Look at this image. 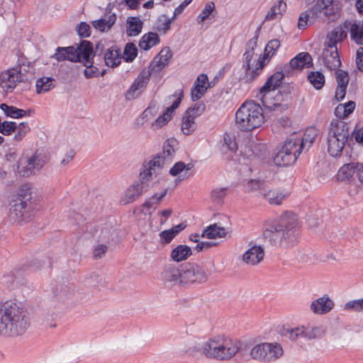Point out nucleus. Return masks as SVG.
Listing matches in <instances>:
<instances>
[{
  "mask_svg": "<svg viewBox=\"0 0 363 363\" xmlns=\"http://www.w3.org/2000/svg\"><path fill=\"white\" fill-rule=\"evenodd\" d=\"M298 235V218L296 214L290 212H286L277 220L267 223L263 231L264 239L275 246L291 243Z\"/></svg>",
  "mask_w": 363,
  "mask_h": 363,
  "instance_id": "f257e3e1",
  "label": "nucleus"
},
{
  "mask_svg": "<svg viewBox=\"0 0 363 363\" xmlns=\"http://www.w3.org/2000/svg\"><path fill=\"white\" fill-rule=\"evenodd\" d=\"M284 76L281 72H275L267 79L257 96L262 105L269 111L281 113L288 108L286 104L281 103L282 96L280 92L274 94L275 89L279 86Z\"/></svg>",
  "mask_w": 363,
  "mask_h": 363,
  "instance_id": "f03ea898",
  "label": "nucleus"
},
{
  "mask_svg": "<svg viewBox=\"0 0 363 363\" xmlns=\"http://www.w3.org/2000/svg\"><path fill=\"white\" fill-rule=\"evenodd\" d=\"M264 117L261 106L253 101H245L235 113V123L242 131H252L262 125Z\"/></svg>",
  "mask_w": 363,
  "mask_h": 363,
  "instance_id": "7ed1b4c3",
  "label": "nucleus"
},
{
  "mask_svg": "<svg viewBox=\"0 0 363 363\" xmlns=\"http://www.w3.org/2000/svg\"><path fill=\"white\" fill-rule=\"evenodd\" d=\"M240 342L218 336L206 341L203 354L208 358L227 360L232 358L239 350Z\"/></svg>",
  "mask_w": 363,
  "mask_h": 363,
  "instance_id": "20e7f679",
  "label": "nucleus"
},
{
  "mask_svg": "<svg viewBox=\"0 0 363 363\" xmlns=\"http://www.w3.org/2000/svg\"><path fill=\"white\" fill-rule=\"evenodd\" d=\"M3 308L9 326V335L23 334L30 325V318L26 311L20 303L11 301L4 303Z\"/></svg>",
  "mask_w": 363,
  "mask_h": 363,
  "instance_id": "39448f33",
  "label": "nucleus"
},
{
  "mask_svg": "<svg viewBox=\"0 0 363 363\" xmlns=\"http://www.w3.org/2000/svg\"><path fill=\"white\" fill-rule=\"evenodd\" d=\"M350 133L349 124L344 121L334 119L331 121L327 138L328 152L330 155L335 157L341 155Z\"/></svg>",
  "mask_w": 363,
  "mask_h": 363,
  "instance_id": "423d86ee",
  "label": "nucleus"
},
{
  "mask_svg": "<svg viewBox=\"0 0 363 363\" xmlns=\"http://www.w3.org/2000/svg\"><path fill=\"white\" fill-rule=\"evenodd\" d=\"M177 141L174 139L167 140L163 146V151L157 154L153 159L148 162H144L146 175H155L162 174V169L169 164L172 160L174 153V146Z\"/></svg>",
  "mask_w": 363,
  "mask_h": 363,
  "instance_id": "0eeeda50",
  "label": "nucleus"
},
{
  "mask_svg": "<svg viewBox=\"0 0 363 363\" xmlns=\"http://www.w3.org/2000/svg\"><path fill=\"white\" fill-rule=\"evenodd\" d=\"M284 350L277 342H262L254 345L250 350V357L261 363H271L280 359Z\"/></svg>",
  "mask_w": 363,
  "mask_h": 363,
  "instance_id": "6e6552de",
  "label": "nucleus"
},
{
  "mask_svg": "<svg viewBox=\"0 0 363 363\" xmlns=\"http://www.w3.org/2000/svg\"><path fill=\"white\" fill-rule=\"evenodd\" d=\"M258 36L250 39L246 45L245 52L243 55V65L245 68V77L247 82H252L259 74L265 65L264 57L259 58L254 67L253 64H250L255 53V49L257 47Z\"/></svg>",
  "mask_w": 363,
  "mask_h": 363,
  "instance_id": "1a4fd4ad",
  "label": "nucleus"
},
{
  "mask_svg": "<svg viewBox=\"0 0 363 363\" xmlns=\"http://www.w3.org/2000/svg\"><path fill=\"white\" fill-rule=\"evenodd\" d=\"M325 331L322 326L302 325L300 327L291 328L284 326L280 329L279 333L292 341L300 337L306 340H313L322 337Z\"/></svg>",
  "mask_w": 363,
  "mask_h": 363,
  "instance_id": "9d476101",
  "label": "nucleus"
},
{
  "mask_svg": "<svg viewBox=\"0 0 363 363\" xmlns=\"http://www.w3.org/2000/svg\"><path fill=\"white\" fill-rule=\"evenodd\" d=\"M30 199L31 194L30 191L21 189L11 210V215L14 213L16 219L26 221L31 218L33 206Z\"/></svg>",
  "mask_w": 363,
  "mask_h": 363,
  "instance_id": "9b49d317",
  "label": "nucleus"
},
{
  "mask_svg": "<svg viewBox=\"0 0 363 363\" xmlns=\"http://www.w3.org/2000/svg\"><path fill=\"white\" fill-rule=\"evenodd\" d=\"M47 162L45 155L38 152L26 160H21L16 167L17 172L23 177H29L38 173Z\"/></svg>",
  "mask_w": 363,
  "mask_h": 363,
  "instance_id": "f8f14e48",
  "label": "nucleus"
},
{
  "mask_svg": "<svg viewBox=\"0 0 363 363\" xmlns=\"http://www.w3.org/2000/svg\"><path fill=\"white\" fill-rule=\"evenodd\" d=\"M145 167L143 165L140 172V181L130 185L121 199L124 204L133 203L149 189L148 182L153 175H146Z\"/></svg>",
  "mask_w": 363,
  "mask_h": 363,
  "instance_id": "ddd939ff",
  "label": "nucleus"
},
{
  "mask_svg": "<svg viewBox=\"0 0 363 363\" xmlns=\"http://www.w3.org/2000/svg\"><path fill=\"white\" fill-rule=\"evenodd\" d=\"M300 147L296 146L291 138H288L281 148L274 157V162L277 166H287L293 164L300 155Z\"/></svg>",
  "mask_w": 363,
  "mask_h": 363,
  "instance_id": "4468645a",
  "label": "nucleus"
},
{
  "mask_svg": "<svg viewBox=\"0 0 363 363\" xmlns=\"http://www.w3.org/2000/svg\"><path fill=\"white\" fill-rule=\"evenodd\" d=\"M182 284L203 283L207 280L205 270L199 265L186 262L181 265Z\"/></svg>",
  "mask_w": 363,
  "mask_h": 363,
  "instance_id": "2eb2a0df",
  "label": "nucleus"
},
{
  "mask_svg": "<svg viewBox=\"0 0 363 363\" xmlns=\"http://www.w3.org/2000/svg\"><path fill=\"white\" fill-rule=\"evenodd\" d=\"M80 50L81 57L78 62H82L86 67L84 71V77L87 79L98 77L99 69L93 65L94 61L91 57L93 52L92 43L87 40H82Z\"/></svg>",
  "mask_w": 363,
  "mask_h": 363,
  "instance_id": "dca6fc26",
  "label": "nucleus"
},
{
  "mask_svg": "<svg viewBox=\"0 0 363 363\" xmlns=\"http://www.w3.org/2000/svg\"><path fill=\"white\" fill-rule=\"evenodd\" d=\"M150 75V70H143L127 91L125 94L126 99L133 100L138 98L148 84Z\"/></svg>",
  "mask_w": 363,
  "mask_h": 363,
  "instance_id": "f3484780",
  "label": "nucleus"
},
{
  "mask_svg": "<svg viewBox=\"0 0 363 363\" xmlns=\"http://www.w3.org/2000/svg\"><path fill=\"white\" fill-rule=\"evenodd\" d=\"M183 97L182 90H177L175 93L169 97V101H172V105L167 108V111L158 118L152 123V127L154 128H160L164 126L172 116V113L179 106L181 101Z\"/></svg>",
  "mask_w": 363,
  "mask_h": 363,
  "instance_id": "a211bd4d",
  "label": "nucleus"
},
{
  "mask_svg": "<svg viewBox=\"0 0 363 363\" xmlns=\"http://www.w3.org/2000/svg\"><path fill=\"white\" fill-rule=\"evenodd\" d=\"M21 69L13 67L0 74L1 87L6 92H11L21 81Z\"/></svg>",
  "mask_w": 363,
  "mask_h": 363,
  "instance_id": "6ab92c4d",
  "label": "nucleus"
},
{
  "mask_svg": "<svg viewBox=\"0 0 363 363\" xmlns=\"http://www.w3.org/2000/svg\"><path fill=\"white\" fill-rule=\"evenodd\" d=\"M161 277L162 280L169 285H182L181 266L177 267L173 264L165 265L161 273Z\"/></svg>",
  "mask_w": 363,
  "mask_h": 363,
  "instance_id": "aec40b11",
  "label": "nucleus"
},
{
  "mask_svg": "<svg viewBox=\"0 0 363 363\" xmlns=\"http://www.w3.org/2000/svg\"><path fill=\"white\" fill-rule=\"evenodd\" d=\"M345 27L347 33H350L352 41L357 45L363 46V21L357 20H346Z\"/></svg>",
  "mask_w": 363,
  "mask_h": 363,
  "instance_id": "412c9836",
  "label": "nucleus"
},
{
  "mask_svg": "<svg viewBox=\"0 0 363 363\" xmlns=\"http://www.w3.org/2000/svg\"><path fill=\"white\" fill-rule=\"evenodd\" d=\"M81 43L75 48L73 46L67 48L58 47L56 52L52 56L57 61L69 60L77 62L80 60L81 57Z\"/></svg>",
  "mask_w": 363,
  "mask_h": 363,
  "instance_id": "4be33fe9",
  "label": "nucleus"
},
{
  "mask_svg": "<svg viewBox=\"0 0 363 363\" xmlns=\"http://www.w3.org/2000/svg\"><path fill=\"white\" fill-rule=\"evenodd\" d=\"M172 57V53L170 48L169 47L164 48L151 62L148 70L150 71L151 74L152 72L161 71L168 65Z\"/></svg>",
  "mask_w": 363,
  "mask_h": 363,
  "instance_id": "5701e85b",
  "label": "nucleus"
},
{
  "mask_svg": "<svg viewBox=\"0 0 363 363\" xmlns=\"http://www.w3.org/2000/svg\"><path fill=\"white\" fill-rule=\"evenodd\" d=\"M264 250L259 245H254L242 255V261L247 265L256 266L264 259Z\"/></svg>",
  "mask_w": 363,
  "mask_h": 363,
  "instance_id": "b1692460",
  "label": "nucleus"
},
{
  "mask_svg": "<svg viewBox=\"0 0 363 363\" xmlns=\"http://www.w3.org/2000/svg\"><path fill=\"white\" fill-rule=\"evenodd\" d=\"M347 37L345 22L339 26L333 28L327 35L325 47L330 48H337V44L342 43Z\"/></svg>",
  "mask_w": 363,
  "mask_h": 363,
  "instance_id": "393cba45",
  "label": "nucleus"
},
{
  "mask_svg": "<svg viewBox=\"0 0 363 363\" xmlns=\"http://www.w3.org/2000/svg\"><path fill=\"white\" fill-rule=\"evenodd\" d=\"M324 65L330 69L335 70L341 65L340 59L337 52V48L325 47L322 52Z\"/></svg>",
  "mask_w": 363,
  "mask_h": 363,
  "instance_id": "a878e982",
  "label": "nucleus"
},
{
  "mask_svg": "<svg viewBox=\"0 0 363 363\" xmlns=\"http://www.w3.org/2000/svg\"><path fill=\"white\" fill-rule=\"evenodd\" d=\"M333 306V301L329 298V296L328 295H324L323 296L312 301L310 308L315 314L322 315L331 311Z\"/></svg>",
  "mask_w": 363,
  "mask_h": 363,
  "instance_id": "bb28decb",
  "label": "nucleus"
},
{
  "mask_svg": "<svg viewBox=\"0 0 363 363\" xmlns=\"http://www.w3.org/2000/svg\"><path fill=\"white\" fill-rule=\"evenodd\" d=\"M317 135L316 130L313 128H310L306 130L302 138L296 135L290 136L291 139L296 142V146L300 147V153L305 148H309L314 142Z\"/></svg>",
  "mask_w": 363,
  "mask_h": 363,
  "instance_id": "cd10ccee",
  "label": "nucleus"
},
{
  "mask_svg": "<svg viewBox=\"0 0 363 363\" xmlns=\"http://www.w3.org/2000/svg\"><path fill=\"white\" fill-rule=\"evenodd\" d=\"M116 18L115 13H106L100 19L93 21L91 25L95 29L101 32L108 31L114 25Z\"/></svg>",
  "mask_w": 363,
  "mask_h": 363,
  "instance_id": "c85d7f7f",
  "label": "nucleus"
},
{
  "mask_svg": "<svg viewBox=\"0 0 363 363\" xmlns=\"http://www.w3.org/2000/svg\"><path fill=\"white\" fill-rule=\"evenodd\" d=\"M292 69H301L312 65V57L308 52H301L292 58L289 62Z\"/></svg>",
  "mask_w": 363,
  "mask_h": 363,
  "instance_id": "c756f323",
  "label": "nucleus"
},
{
  "mask_svg": "<svg viewBox=\"0 0 363 363\" xmlns=\"http://www.w3.org/2000/svg\"><path fill=\"white\" fill-rule=\"evenodd\" d=\"M104 60L108 67H116L118 66L121 62L120 50L116 47L108 48L104 53Z\"/></svg>",
  "mask_w": 363,
  "mask_h": 363,
  "instance_id": "7c9ffc66",
  "label": "nucleus"
},
{
  "mask_svg": "<svg viewBox=\"0 0 363 363\" xmlns=\"http://www.w3.org/2000/svg\"><path fill=\"white\" fill-rule=\"evenodd\" d=\"M191 255V247L185 245H179L172 250L170 257L174 262H179L187 259Z\"/></svg>",
  "mask_w": 363,
  "mask_h": 363,
  "instance_id": "2f4dec72",
  "label": "nucleus"
},
{
  "mask_svg": "<svg viewBox=\"0 0 363 363\" xmlns=\"http://www.w3.org/2000/svg\"><path fill=\"white\" fill-rule=\"evenodd\" d=\"M126 23V33L128 36H137L141 33L143 26V22L140 19L139 17H128Z\"/></svg>",
  "mask_w": 363,
  "mask_h": 363,
  "instance_id": "473e14b6",
  "label": "nucleus"
},
{
  "mask_svg": "<svg viewBox=\"0 0 363 363\" xmlns=\"http://www.w3.org/2000/svg\"><path fill=\"white\" fill-rule=\"evenodd\" d=\"M262 196L267 200L272 205H280L287 195L279 190L274 189L269 191L264 190V191L262 193Z\"/></svg>",
  "mask_w": 363,
  "mask_h": 363,
  "instance_id": "72a5a7b5",
  "label": "nucleus"
},
{
  "mask_svg": "<svg viewBox=\"0 0 363 363\" xmlns=\"http://www.w3.org/2000/svg\"><path fill=\"white\" fill-rule=\"evenodd\" d=\"M226 235L225 229L217 224H213L208 226L202 233L201 237L208 239H216L225 237Z\"/></svg>",
  "mask_w": 363,
  "mask_h": 363,
  "instance_id": "f704fd0d",
  "label": "nucleus"
},
{
  "mask_svg": "<svg viewBox=\"0 0 363 363\" xmlns=\"http://www.w3.org/2000/svg\"><path fill=\"white\" fill-rule=\"evenodd\" d=\"M286 4L284 0H279L274 6H272L270 10L265 16L264 21H269L275 20L279 16H282L283 13L286 11Z\"/></svg>",
  "mask_w": 363,
  "mask_h": 363,
  "instance_id": "c9c22d12",
  "label": "nucleus"
},
{
  "mask_svg": "<svg viewBox=\"0 0 363 363\" xmlns=\"http://www.w3.org/2000/svg\"><path fill=\"white\" fill-rule=\"evenodd\" d=\"M160 42L159 35L155 33H148L145 34L139 43V46L141 49L145 50H150L152 47L155 46Z\"/></svg>",
  "mask_w": 363,
  "mask_h": 363,
  "instance_id": "e433bc0d",
  "label": "nucleus"
},
{
  "mask_svg": "<svg viewBox=\"0 0 363 363\" xmlns=\"http://www.w3.org/2000/svg\"><path fill=\"white\" fill-rule=\"evenodd\" d=\"M0 108L7 116H9L13 118H21L26 116L28 113V115H30L31 110L25 111L23 109L18 108L13 106H9L6 104H1L0 105Z\"/></svg>",
  "mask_w": 363,
  "mask_h": 363,
  "instance_id": "4c0bfd02",
  "label": "nucleus"
},
{
  "mask_svg": "<svg viewBox=\"0 0 363 363\" xmlns=\"http://www.w3.org/2000/svg\"><path fill=\"white\" fill-rule=\"evenodd\" d=\"M54 82V79L48 77H43L37 79L35 83L36 92L42 94L50 91L55 86Z\"/></svg>",
  "mask_w": 363,
  "mask_h": 363,
  "instance_id": "58836bf2",
  "label": "nucleus"
},
{
  "mask_svg": "<svg viewBox=\"0 0 363 363\" xmlns=\"http://www.w3.org/2000/svg\"><path fill=\"white\" fill-rule=\"evenodd\" d=\"M357 162L344 164L338 171L337 178L340 180H347L356 173Z\"/></svg>",
  "mask_w": 363,
  "mask_h": 363,
  "instance_id": "ea45409f",
  "label": "nucleus"
},
{
  "mask_svg": "<svg viewBox=\"0 0 363 363\" xmlns=\"http://www.w3.org/2000/svg\"><path fill=\"white\" fill-rule=\"evenodd\" d=\"M308 79L316 89H320L325 84V77L320 72H311L308 75Z\"/></svg>",
  "mask_w": 363,
  "mask_h": 363,
  "instance_id": "a19ab883",
  "label": "nucleus"
},
{
  "mask_svg": "<svg viewBox=\"0 0 363 363\" xmlns=\"http://www.w3.org/2000/svg\"><path fill=\"white\" fill-rule=\"evenodd\" d=\"M181 129L184 134L186 135L191 134L196 129V123L194 120L187 117V116L184 114Z\"/></svg>",
  "mask_w": 363,
  "mask_h": 363,
  "instance_id": "79ce46f5",
  "label": "nucleus"
},
{
  "mask_svg": "<svg viewBox=\"0 0 363 363\" xmlns=\"http://www.w3.org/2000/svg\"><path fill=\"white\" fill-rule=\"evenodd\" d=\"M137 55L138 49L135 45L130 43L126 44L123 55V58L125 60V62H133V60L136 57Z\"/></svg>",
  "mask_w": 363,
  "mask_h": 363,
  "instance_id": "37998d69",
  "label": "nucleus"
},
{
  "mask_svg": "<svg viewBox=\"0 0 363 363\" xmlns=\"http://www.w3.org/2000/svg\"><path fill=\"white\" fill-rule=\"evenodd\" d=\"M205 104H196L193 107L189 108L184 113L187 117L191 118L192 119H195L196 117L199 116L202 114V113L205 110Z\"/></svg>",
  "mask_w": 363,
  "mask_h": 363,
  "instance_id": "c03bdc74",
  "label": "nucleus"
},
{
  "mask_svg": "<svg viewBox=\"0 0 363 363\" xmlns=\"http://www.w3.org/2000/svg\"><path fill=\"white\" fill-rule=\"evenodd\" d=\"M280 46V41L278 39H273L267 43L264 49V60L274 55L276 50Z\"/></svg>",
  "mask_w": 363,
  "mask_h": 363,
  "instance_id": "a18cd8bd",
  "label": "nucleus"
},
{
  "mask_svg": "<svg viewBox=\"0 0 363 363\" xmlns=\"http://www.w3.org/2000/svg\"><path fill=\"white\" fill-rule=\"evenodd\" d=\"M30 130V128L27 123L23 122L19 123L18 125H16V133L14 135V139L16 141H21Z\"/></svg>",
  "mask_w": 363,
  "mask_h": 363,
  "instance_id": "49530a36",
  "label": "nucleus"
},
{
  "mask_svg": "<svg viewBox=\"0 0 363 363\" xmlns=\"http://www.w3.org/2000/svg\"><path fill=\"white\" fill-rule=\"evenodd\" d=\"M215 10V4L213 1H208L206 4L201 13L197 17L199 23L203 22Z\"/></svg>",
  "mask_w": 363,
  "mask_h": 363,
  "instance_id": "de8ad7c7",
  "label": "nucleus"
},
{
  "mask_svg": "<svg viewBox=\"0 0 363 363\" xmlns=\"http://www.w3.org/2000/svg\"><path fill=\"white\" fill-rule=\"evenodd\" d=\"M223 145L232 152L238 150V144L235 140V136L233 134L225 133L223 136Z\"/></svg>",
  "mask_w": 363,
  "mask_h": 363,
  "instance_id": "09e8293b",
  "label": "nucleus"
},
{
  "mask_svg": "<svg viewBox=\"0 0 363 363\" xmlns=\"http://www.w3.org/2000/svg\"><path fill=\"white\" fill-rule=\"evenodd\" d=\"M227 194V188H216L212 190L211 196L213 202L220 203Z\"/></svg>",
  "mask_w": 363,
  "mask_h": 363,
  "instance_id": "8fccbe9b",
  "label": "nucleus"
},
{
  "mask_svg": "<svg viewBox=\"0 0 363 363\" xmlns=\"http://www.w3.org/2000/svg\"><path fill=\"white\" fill-rule=\"evenodd\" d=\"M192 164H188L187 165L184 164L183 162H178L174 164V165L169 169V173L172 176H177L182 171L186 170L189 171L191 169Z\"/></svg>",
  "mask_w": 363,
  "mask_h": 363,
  "instance_id": "3c124183",
  "label": "nucleus"
},
{
  "mask_svg": "<svg viewBox=\"0 0 363 363\" xmlns=\"http://www.w3.org/2000/svg\"><path fill=\"white\" fill-rule=\"evenodd\" d=\"M16 123L12 121H4L0 123V133L5 135H10L16 131Z\"/></svg>",
  "mask_w": 363,
  "mask_h": 363,
  "instance_id": "603ef678",
  "label": "nucleus"
},
{
  "mask_svg": "<svg viewBox=\"0 0 363 363\" xmlns=\"http://www.w3.org/2000/svg\"><path fill=\"white\" fill-rule=\"evenodd\" d=\"M355 108V103L354 101H349L344 105H339L336 109L335 113L339 114L340 111L343 112V116L345 117H347L349 114H350L352 112H353L354 109Z\"/></svg>",
  "mask_w": 363,
  "mask_h": 363,
  "instance_id": "864d4df0",
  "label": "nucleus"
},
{
  "mask_svg": "<svg viewBox=\"0 0 363 363\" xmlns=\"http://www.w3.org/2000/svg\"><path fill=\"white\" fill-rule=\"evenodd\" d=\"M167 192V189H165L159 195L157 194H154L143 203L144 208L150 209L152 207H153V206L156 204V201H155V199H157L158 202H160L162 200V199L166 196Z\"/></svg>",
  "mask_w": 363,
  "mask_h": 363,
  "instance_id": "5fc2aeb1",
  "label": "nucleus"
},
{
  "mask_svg": "<svg viewBox=\"0 0 363 363\" xmlns=\"http://www.w3.org/2000/svg\"><path fill=\"white\" fill-rule=\"evenodd\" d=\"M167 192V189H165L159 195L157 194H154L143 203L144 208L150 209L152 207H153V206L156 204V201H155V199H157L158 202H160L162 200V199L166 196Z\"/></svg>",
  "mask_w": 363,
  "mask_h": 363,
  "instance_id": "6e6d98bb",
  "label": "nucleus"
},
{
  "mask_svg": "<svg viewBox=\"0 0 363 363\" xmlns=\"http://www.w3.org/2000/svg\"><path fill=\"white\" fill-rule=\"evenodd\" d=\"M13 69H21V81L24 80V75L29 71L30 69V63L26 62V59L24 57H20L18 60V65L13 67Z\"/></svg>",
  "mask_w": 363,
  "mask_h": 363,
  "instance_id": "4d7b16f0",
  "label": "nucleus"
},
{
  "mask_svg": "<svg viewBox=\"0 0 363 363\" xmlns=\"http://www.w3.org/2000/svg\"><path fill=\"white\" fill-rule=\"evenodd\" d=\"M174 20V18L172 17L169 18L164 15L162 16L159 19V22L161 23V25L157 28V29L159 31L162 32L163 33H166L167 30L170 29L171 24Z\"/></svg>",
  "mask_w": 363,
  "mask_h": 363,
  "instance_id": "13d9d810",
  "label": "nucleus"
},
{
  "mask_svg": "<svg viewBox=\"0 0 363 363\" xmlns=\"http://www.w3.org/2000/svg\"><path fill=\"white\" fill-rule=\"evenodd\" d=\"M264 185V182L259 180L250 179L248 182L247 188L251 191H259V194L262 196V193H263L265 190Z\"/></svg>",
  "mask_w": 363,
  "mask_h": 363,
  "instance_id": "bf43d9fd",
  "label": "nucleus"
},
{
  "mask_svg": "<svg viewBox=\"0 0 363 363\" xmlns=\"http://www.w3.org/2000/svg\"><path fill=\"white\" fill-rule=\"evenodd\" d=\"M77 32L81 38H87L91 35L90 26L85 22H81L77 27Z\"/></svg>",
  "mask_w": 363,
  "mask_h": 363,
  "instance_id": "052dcab7",
  "label": "nucleus"
},
{
  "mask_svg": "<svg viewBox=\"0 0 363 363\" xmlns=\"http://www.w3.org/2000/svg\"><path fill=\"white\" fill-rule=\"evenodd\" d=\"M345 310H353L360 311L363 309V298L354 300L346 303L345 305Z\"/></svg>",
  "mask_w": 363,
  "mask_h": 363,
  "instance_id": "680f3d73",
  "label": "nucleus"
},
{
  "mask_svg": "<svg viewBox=\"0 0 363 363\" xmlns=\"http://www.w3.org/2000/svg\"><path fill=\"white\" fill-rule=\"evenodd\" d=\"M3 306L0 307V335H9L8 323H6Z\"/></svg>",
  "mask_w": 363,
  "mask_h": 363,
  "instance_id": "e2e57ef3",
  "label": "nucleus"
},
{
  "mask_svg": "<svg viewBox=\"0 0 363 363\" xmlns=\"http://www.w3.org/2000/svg\"><path fill=\"white\" fill-rule=\"evenodd\" d=\"M207 88H203L201 86H194L191 88V99L194 101L200 99L206 93Z\"/></svg>",
  "mask_w": 363,
  "mask_h": 363,
  "instance_id": "0e129e2a",
  "label": "nucleus"
},
{
  "mask_svg": "<svg viewBox=\"0 0 363 363\" xmlns=\"http://www.w3.org/2000/svg\"><path fill=\"white\" fill-rule=\"evenodd\" d=\"M336 79L337 86H347L349 82V76L346 72L338 70L336 72Z\"/></svg>",
  "mask_w": 363,
  "mask_h": 363,
  "instance_id": "69168bd1",
  "label": "nucleus"
},
{
  "mask_svg": "<svg viewBox=\"0 0 363 363\" xmlns=\"http://www.w3.org/2000/svg\"><path fill=\"white\" fill-rule=\"evenodd\" d=\"M108 247L106 245H98L94 250V257L95 259L101 258L107 252Z\"/></svg>",
  "mask_w": 363,
  "mask_h": 363,
  "instance_id": "338daca9",
  "label": "nucleus"
},
{
  "mask_svg": "<svg viewBox=\"0 0 363 363\" xmlns=\"http://www.w3.org/2000/svg\"><path fill=\"white\" fill-rule=\"evenodd\" d=\"M356 63L358 69L363 72V47H360L357 51Z\"/></svg>",
  "mask_w": 363,
  "mask_h": 363,
  "instance_id": "774afa93",
  "label": "nucleus"
}]
</instances>
